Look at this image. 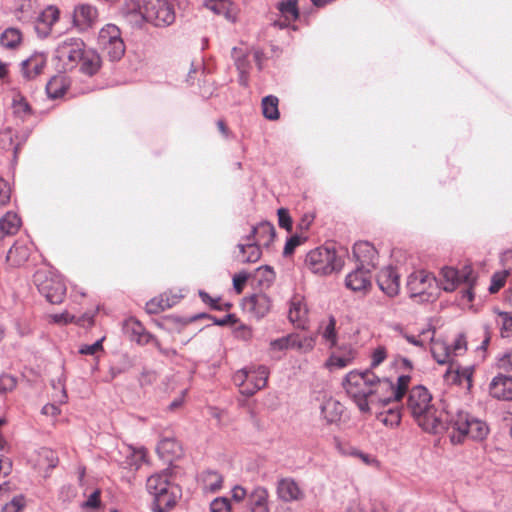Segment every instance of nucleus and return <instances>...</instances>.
<instances>
[{
	"label": "nucleus",
	"mask_w": 512,
	"mask_h": 512,
	"mask_svg": "<svg viewBox=\"0 0 512 512\" xmlns=\"http://www.w3.org/2000/svg\"><path fill=\"white\" fill-rule=\"evenodd\" d=\"M407 409L426 432L439 433L448 426L449 411L436 408L430 392L424 386L418 385L409 391Z\"/></svg>",
	"instance_id": "nucleus-1"
},
{
	"label": "nucleus",
	"mask_w": 512,
	"mask_h": 512,
	"mask_svg": "<svg viewBox=\"0 0 512 512\" xmlns=\"http://www.w3.org/2000/svg\"><path fill=\"white\" fill-rule=\"evenodd\" d=\"M125 12L139 14L156 27H167L175 21L174 8L168 0H128Z\"/></svg>",
	"instance_id": "nucleus-2"
},
{
	"label": "nucleus",
	"mask_w": 512,
	"mask_h": 512,
	"mask_svg": "<svg viewBox=\"0 0 512 512\" xmlns=\"http://www.w3.org/2000/svg\"><path fill=\"white\" fill-rule=\"evenodd\" d=\"M449 429H452L450 439L454 444L461 443L465 438L483 440L489 434L486 422L464 411L449 412L448 426L445 430Z\"/></svg>",
	"instance_id": "nucleus-3"
},
{
	"label": "nucleus",
	"mask_w": 512,
	"mask_h": 512,
	"mask_svg": "<svg viewBox=\"0 0 512 512\" xmlns=\"http://www.w3.org/2000/svg\"><path fill=\"white\" fill-rule=\"evenodd\" d=\"M375 380L376 374L371 370L364 372L352 371L345 378L344 387L346 392L361 412L370 411L369 400L372 398Z\"/></svg>",
	"instance_id": "nucleus-4"
},
{
	"label": "nucleus",
	"mask_w": 512,
	"mask_h": 512,
	"mask_svg": "<svg viewBox=\"0 0 512 512\" xmlns=\"http://www.w3.org/2000/svg\"><path fill=\"white\" fill-rule=\"evenodd\" d=\"M97 44L102 54L112 62L119 61L126 51L121 31L112 23L106 24L100 29Z\"/></svg>",
	"instance_id": "nucleus-5"
},
{
	"label": "nucleus",
	"mask_w": 512,
	"mask_h": 512,
	"mask_svg": "<svg viewBox=\"0 0 512 512\" xmlns=\"http://www.w3.org/2000/svg\"><path fill=\"white\" fill-rule=\"evenodd\" d=\"M147 491L154 496L155 504L163 512V508H171L175 505L176 494L169 481L167 471L155 473L147 479Z\"/></svg>",
	"instance_id": "nucleus-6"
},
{
	"label": "nucleus",
	"mask_w": 512,
	"mask_h": 512,
	"mask_svg": "<svg viewBox=\"0 0 512 512\" xmlns=\"http://www.w3.org/2000/svg\"><path fill=\"white\" fill-rule=\"evenodd\" d=\"M305 265L314 274L327 275L342 266L341 259L337 257L334 249L318 247L311 250L305 258Z\"/></svg>",
	"instance_id": "nucleus-7"
},
{
	"label": "nucleus",
	"mask_w": 512,
	"mask_h": 512,
	"mask_svg": "<svg viewBox=\"0 0 512 512\" xmlns=\"http://www.w3.org/2000/svg\"><path fill=\"white\" fill-rule=\"evenodd\" d=\"M84 49L85 43L81 38L67 37L57 45L55 58L63 70H71L79 64Z\"/></svg>",
	"instance_id": "nucleus-8"
},
{
	"label": "nucleus",
	"mask_w": 512,
	"mask_h": 512,
	"mask_svg": "<svg viewBox=\"0 0 512 512\" xmlns=\"http://www.w3.org/2000/svg\"><path fill=\"white\" fill-rule=\"evenodd\" d=\"M34 283L40 294L50 303L59 304L64 300L66 285L60 277L51 275L46 271H37L34 275Z\"/></svg>",
	"instance_id": "nucleus-9"
},
{
	"label": "nucleus",
	"mask_w": 512,
	"mask_h": 512,
	"mask_svg": "<svg viewBox=\"0 0 512 512\" xmlns=\"http://www.w3.org/2000/svg\"><path fill=\"white\" fill-rule=\"evenodd\" d=\"M407 289L411 297L429 301L436 296V279L431 273L424 270L415 271L408 277Z\"/></svg>",
	"instance_id": "nucleus-10"
},
{
	"label": "nucleus",
	"mask_w": 512,
	"mask_h": 512,
	"mask_svg": "<svg viewBox=\"0 0 512 512\" xmlns=\"http://www.w3.org/2000/svg\"><path fill=\"white\" fill-rule=\"evenodd\" d=\"M373 386L372 398L369 400L370 408L380 406L384 407L390 403L401 400L395 390V383H393L389 378H380L376 375V380L374 381Z\"/></svg>",
	"instance_id": "nucleus-11"
},
{
	"label": "nucleus",
	"mask_w": 512,
	"mask_h": 512,
	"mask_svg": "<svg viewBox=\"0 0 512 512\" xmlns=\"http://www.w3.org/2000/svg\"><path fill=\"white\" fill-rule=\"evenodd\" d=\"M315 346V338L312 336L300 337L298 334H289L284 337L272 340L270 342V349L273 351H284L288 349H295L302 353H308L313 350Z\"/></svg>",
	"instance_id": "nucleus-12"
},
{
	"label": "nucleus",
	"mask_w": 512,
	"mask_h": 512,
	"mask_svg": "<svg viewBox=\"0 0 512 512\" xmlns=\"http://www.w3.org/2000/svg\"><path fill=\"white\" fill-rule=\"evenodd\" d=\"M441 275L443 289L447 292L454 291L460 284H471L476 279L473 269L469 265L463 266L460 270L453 267H444L441 270Z\"/></svg>",
	"instance_id": "nucleus-13"
},
{
	"label": "nucleus",
	"mask_w": 512,
	"mask_h": 512,
	"mask_svg": "<svg viewBox=\"0 0 512 512\" xmlns=\"http://www.w3.org/2000/svg\"><path fill=\"white\" fill-rule=\"evenodd\" d=\"M242 307L251 317L259 320L271 311L272 300L264 293H255L243 299Z\"/></svg>",
	"instance_id": "nucleus-14"
},
{
	"label": "nucleus",
	"mask_w": 512,
	"mask_h": 512,
	"mask_svg": "<svg viewBox=\"0 0 512 512\" xmlns=\"http://www.w3.org/2000/svg\"><path fill=\"white\" fill-rule=\"evenodd\" d=\"M98 10L87 3L78 4L73 10V25L80 32L91 29L98 21Z\"/></svg>",
	"instance_id": "nucleus-15"
},
{
	"label": "nucleus",
	"mask_w": 512,
	"mask_h": 512,
	"mask_svg": "<svg viewBox=\"0 0 512 512\" xmlns=\"http://www.w3.org/2000/svg\"><path fill=\"white\" fill-rule=\"evenodd\" d=\"M276 493L278 498L286 503L299 502L305 499V491L290 477L281 478L277 482Z\"/></svg>",
	"instance_id": "nucleus-16"
},
{
	"label": "nucleus",
	"mask_w": 512,
	"mask_h": 512,
	"mask_svg": "<svg viewBox=\"0 0 512 512\" xmlns=\"http://www.w3.org/2000/svg\"><path fill=\"white\" fill-rule=\"evenodd\" d=\"M353 254L357 261V266L366 269H374L378 261V252L375 247L367 241H359L354 244Z\"/></svg>",
	"instance_id": "nucleus-17"
},
{
	"label": "nucleus",
	"mask_w": 512,
	"mask_h": 512,
	"mask_svg": "<svg viewBox=\"0 0 512 512\" xmlns=\"http://www.w3.org/2000/svg\"><path fill=\"white\" fill-rule=\"evenodd\" d=\"M377 284L387 296L395 297L400 290V276L393 267H384L377 276Z\"/></svg>",
	"instance_id": "nucleus-18"
},
{
	"label": "nucleus",
	"mask_w": 512,
	"mask_h": 512,
	"mask_svg": "<svg viewBox=\"0 0 512 512\" xmlns=\"http://www.w3.org/2000/svg\"><path fill=\"white\" fill-rule=\"evenodd\" d=\"M268 380V370L265 366L248 368L247 385L243 388V395L252 396L264 388Z\"/></svg>",
	"instance_id": "nucleus-19"
},
{
	"label": "nucleus",
	"mask_w": 512,
	"mask_h": 512,
	"mask_svg": "<svg viewBox=\"0 0 512 512\" xmlns=\"http://www.w3.org/2000/svg\"><path fill=\"white\" fill-rule=\"evenodd\" d=\"M59 9L55 6L46 7L37 17L35 30L39 37H47L53 25L59 20Z\"/></svg>",
	"instance_id": "nucleus-20"
},
{
	"label": "nucleus",
	"mask_w": 512,
	"mask_h": 512,
	"mask_svg": "<svg viewBox=\"0 0 512 512\" xmlns=\"http://www.w3.org/2000/svg\"><path fill=\"white\" fill-rule=\"evenodd\" d=\"M275 235L276 232L273 224L263 221L252 227L251 233L246 237V240L253 241L262 247H269Z\"/></svg>",
	"instance_id": "nucleus-21"
},
{
	"label": "nucleus",
	"mask_w": 512,
	"mask_h": 512,
	"mask_svg": "<svg viewBox=\"0 0 512 512\" xmlns=\"http://www.w3.org/2000/svg\"><path fill=\"white\" fill-rule=\"evenodd\" d=\"M371 271L364 267L356 266V269L346 276V287L355 292H365L371 286Z\"/></svg>",
	"instance_id": "nucleus-22"
},
{
	"label": "nucleus",
	"mask_w": 512,
	"mask_h": 512,
	"mask_svg": "<svg viewBox=\"0 0 512 512\" xmlns=\"http://www.w3.org/2000/svg\"><path fill=\"white\" fill-rule=\"evenodd\" d=\"M490 395L493 398L512 401V377L499 374L489 385Z\"/></svg>",
	"instance_id": "nucleus-23"
},
{
	"label": "nucleus",
	"mask_w": 512,
	"mask_h": 512,
	"mask_svg": "<svg viewBox=\"0 0 512 512\" xmlns=\"http://www.w3.org/2000/svg\"><path fill=\"white\" fill-rule=\"evenodd\" d=\"M307 307L300 295H295L289 303L288 318L298 328H304L307 319Z\"/></svg>",
	"instance_id": "nucleus-24"
},
{
	"label": "nucleus",
	"mask_w": 512,
	"mask_h": 512,
	"mask_svg": "<svg viewBox=\"0 0 512 512\" xmlns=\"http://www.w3.org/2000/svg\"><path fill=\"white\" fill-rule=\"evenodd\" d=\"M31 247L26 241H16L9 249L6 260L13 267L24 265L30 257Z\"/></svg>",
	"instance_id": "nucleus-25"
},
{
	"label": "nucleus",
	"mask_w": 512,
	"mask_h": 512,
	"mask_svg": "<svg viewBox=\"0 0 512 512\" xmlns=\"http://www.w3.org/2000/svg\"><path fill=\"white\" fill-rule=\"evenodd\" d=\"M342 405L332 397L324 396L320 404V413L322 419L327 424H332L340 420L342 415Z\"/></svg>",
	"instance_id": "nucleus-26"
},
{
	"label": "nucleus",
	"mask_w": 512,
	"mask_h": 512,
	"mask_svg": "<svg viewBox=\"0 0 512 512\" xmlns=\"http://www.w3.org/2000/svg\"><path fill=\"white\" fill-rule=\"evenodd\" d=\"M268 490L262 486H257L248 495V508L250 512H270Z\"/></svg>",
	"instance_id": "nucleus-27"
},
{
	"label": "nucleus",
	"mask_w": 512,
	"mask_h": 512,
	"mask_svg": "<svg viewBox=\"0 0 512 512\" xmlns=\"http://www.w3.org/2000/svg\"><path fill=\"white\" fill-rule=\"evenodd\" d=\"M46 55L44 53H34L28 59L22 62V72L25 78L32 79L38 76L46 65Z\"/></svg>",
	"instance_id": "nucleus-28"
},
{
	"label": "nucleus",
	"mask_w": 512,
	"mask_h": 512,
	"mask_svg": "<svg viewBox=\"0 0 512 512\" xmlns=\"http://www.w3.org/2000/svg\"><path fill=\"white\" fill-rule=\"evenodd\" d=\"M434 329L431 332L430 340L432 342L431 345V353L433 358L439 364H447L452 361V356L450 352V344L443 340H434Z\"/></svg>",
	"instance_id": "nucleus-29"
},
{
	"label": "nucleus",
	"mask_w": 512,
	"mask_h": 512,
	"mask_svg": "<svg viewBox=\"0 0 512 512\" xmlns=\"http://www.w3.org/2000/svg\"><path fill=\"white\" fill-rule=\"evenodd\" d=\"M11 109L13 115L21 122L32 115L31 106L27 99L19 92H14L12 95Z\"/></svg>",
	"instance_id": "nucleus-30"
},
{
	"label": "nucleus",
	"mask_w": 512,
	"mask_h": 512,
	"mask_svg": "<svg viewBox=\"0 0 512 512\" xmlns=\"http://www.w3.org/2000/svg\"><path fill=\"white\" fill-rule=\"evenodd\" d=\"M81 67L80 70L89 75H94L101 66V57L94 50H83V56L80 59Z\"/></svg>",
	"instance_id": "nucleus-31"
},
{
	"label": "nucleus",
	"mask_w": 512,
	"mask_h": 512,
	"mask_svg": "<svg viewBox=\"0 0 512 512\" xmlns=\"http://www.w3.org/2000/svg\"><path fill=\"white\" fill-rule=\"evenodd\" d=\"M355 350L348 346L335 351L328 360V365L335 368H344L352 363L355 358Z\"/></svg>",
	"instance_id": "nucleus-32"
},
{
	"label": "nucleus",
	"mask_w": 512,
	"mask_h": 512,
	"mask_svg": "<svg viewBox=\"0 0 512 512\" xmlns=\"http://www.w3.org/2000/svg\"><path fill=\"white\" fill-rule=\"evenodd\" d=\"M157 452L161 458L170 460L173 457H178L181 454L180 444L170 437L161 439L157 445Z\"/></svg>",
	"instance_id": "nucleus-33"
},
{
	"label": "nucleus",
	"mask_w": 512,
	"mask_h": 512,
	"mask_svg": "<svg viewBox=\"0 0 512 512\" xmlns=\"http://www.w3.org/2000/svg\"><path fill=\"white\" fill-rule=\"evenodd\" d=\"M262 246L258 245L253 241H247L246 243H239L238 248L240 253L242 254L241 260L245 263H254L257 262L261 257V248Z\"/></svg>",
	"instance_id": "nucleus-34"
},
{
	"label": "nucleus",
	"mask_w": 512,
	"mask_h": 512,
	"mask_svg": "<svg viewBox=\"0 0 512 512\" xmlns=\"http://www.w3.org/2000/svg\"><path fill=\"white\" fill-rule=\"evenodd\" d=\"M20 227V219L14 213L8 212L0 219V238L15 234Z\"/></svg>",
	"instance_id": "nucleus-35"
},
{
	"label": "nucleus",
	"mask_w": 512,
	"mask_h": 512,
	"mask_svg": "<svg viewBox=\"0 0 512 512\" xmlns=\"http://www.w3.org/2000/svg\"><path fill=\"white\" fill-rule=\"evenodd\" d=\"M58 464V457L56 453L49 448H41L38 451V458L36 460V465L41 470H49L53 469Z\"/></svg>",
	"instance_id": "nucleus-36"
},
{
	"label": "nucleus",
	"mask_w": 512,
	"mask_h": 512,
	"mask_svg": "<svg viewBox=\"0 0 512 512\" xmlns=\"http://www.w3.org/2000/svg\"><path fill=\"white\" fill-rule=\"evenodd\" d=\"M22 41V34L16 28H7L0 35V45L7 49H15Z\"/></svg>",
	"instance_id": "nucleus-37"
},
{
	"label": "nucleus",
	"mask_w": 512,
	"mask_h": 512,
	"mask_svg": "<svg viewBox=\"0 0 512 512\" xmlns=\"http://www.w3.org/2000/svg\"><path fill=\"white\" fill-rule=\"evenodd\" d=\"M279 100L276 96L268 95L262 99V113L268 120L279 119L280 113L278 110Z\"/></svg>",
	"instance_id": "nucleus-38"
},
{
	"label": "nucleus",
	"mask_w": 512,
	"mask_h": 512,
	"mask_svg": "<svg viewBox=\"0 0 512 512\" xmlns=\"http://www.w3.org/2000/svg\"><path fill=\"white\" fill-rule=\"evenodd\" d=\"M46 92L52 99H57L63 96L66 92L64 78L62 76H55L51 78L46 85Z\"/></svg>",
	"instance_id": "nucleus-39"
},
{
	"label": "nucleus",
	"mask_w": 512,
	"mask_h": 512,
	"mask_svg": "<svg viewBox=\"0 0 512 512\" xmlns=\"http://www.w3.org/2000/svg\"><path fill=\"white\" fill-rule=\"evenodd\" d=\"M278 8L286 20L295 21L299 17V10L297 7V0H286L278 4Z\"/></svg>",
	"instance_id": "nucleus-40"
},
{
	"label": "nucleus",
	"mask_w": 512,
	"mask_h": 512,
	"mask_svg": "<svg viewBox=\"0 0 512 512\" xmlns=\"http://www.w3.org/2000/svg\"><path fill=\"white\" fill-rule=\"evenodd\" d=\"M378 419L386 426L394 427L401 421V412L398 407L389 408L378 414Z\"/></svg>",
	"instance_id": "nucleus-41"
},
{
	"label": "nucleus",
	"mask_w": 512,
	"mask_h": 512,
	"mask_svg": "<svg viewBox=\"0 0 512 512\" xmlns=\"http://www.w3.org/2000/svg\"><path fill=\"white\" fill-rule=\"evenodd\" d=\"M401 334V336L410 344L423 348L425 346V337L428 334H431L432 330L431 328H428L426 330H422L419 335H412L404 331L402 328H397Z\"/></svg>",
	"instance_id": "nucleus-42"
},
{
	"label": "nucleus",
	"mask_w": 512,
	"mask_h": 512,
	"mask_svg": "<svg viewBox=\"0 0 512 512\" xmlns=\"http://www.w3.org/2000/svg\"><path fill=\"white\" fill-rule=\"evenodd\" d=\"M205 488L210 492H216L221 489L223 478L222 476L214 471H209L206 473L205 478Z\"/></svg>",
	"instance_id": "nucleus-43"
},
{
	"label": "nucleus",
	"mask_w": 512,
	"mask_h": 512,
	"mask_svg": "<svg viewBox=\"0 0 512 512\" xmlns=\"http://www.w3.org/2000/svg\"><path fill=\"white\" fill-rule=\"evenodd\" d=\"M322 337L330 344L331 347L336 345V320L333 316L329 317V321L322 332Z\"/></svg>",
	"instance_id": "nucleus-44"
},
{
	"label": "nucleus",
	"mask_w": 512,
	"mask_h": 512,
	"mask_svg": "<svg viewBox=\"0 0 512 512\" xmlns=\"http://www.w3.org/2000/svg\"><path fill=\"white\" fill-rule=\"evenodd\" d=\"M205 5L215 14L226 16L231 4L227 0H207Z\"/></svg>",
	"instance_id": "nucleus-45"
},
{
	"label": "nucleus",
	"mask_w": 512,
	"mask_h": 512,
	"mask_svg": "<svg viewBox=\"0 0 512 512\" xmlns=\"http://www.w3.org/2000/svg\"><path fill=\"white\" fill-rule=\"evenodd\" d=\"M169 307H171V304L169 303V301L167 299L164 300L163 298H161L159 300L152 299L146 303V310L150 314H157L161 311H164L165 309H167Z\"/></svg>",
	"instance_id": "nucleus-46"
},
{
	"label": "nucleus",
	"mask_w": 512,
	"mask_h": 512,
	"mask_svg": "<svg viewBox=\"0 0 512 512\" xmlns=\"http://www.w3.org/2000/svg\"><path fill=\"white\" fill-rule=\"evenodd\" d=\"M467 350L466 339L463 335H458L457 338L450 344V352L452 358L464 354Z\"/></svg>",
	"instance_id": "nucleus-47"
},
{
	"label": "nucleus",
	"mask_w": 512,
	"mask_h": 512,
	"mask_svg": "<svg viewBox=\"0 0 512 512\" xmlns=\"http://www.w3.org/2000/svg\"><path fill=\"white\" fill-rule=\"evenodd\" d=\"M24 506L25 498L23 496H16L2 507L1 512H21Z\"/></svg>",
	"instance_id": "nucleus-48"
},
{
	"label": "nucleus",
	"mask_w": 512,
	"mask_h": 512,
	"mask_svg": "<svg viewBox=\"0 0 512 512\" xmlns=\"http://www.w3.org/2000/svg\"><path fill=\"white\" fill-rule=\"evenodd\" d=\"M508 272H497L492 276L491 285L489 287L490 293L498 292L505 284Z\"/></svg>",
	"instance_id": "nucleus-49"
},
{
	"label": "nucleus",
	"mask_w": 512,
	"mask_h": 512,
	"mask_svg": "<svg viewBox=\"0 0 512 512\" xmlns=\"http://www.w3.org/2000/svg\"><path fill=\"white\" fill-rule=\"evenodd\" d=\"M232 57L235 61V65H236L237 69L241 73H244L246 71V69L248 68L247 56L245 54H243L241 50H238L236 47H234L232 49Z\"/></svg>",
	"instance_id": "nucleus-50"
},
{
	"label": "nucleus",
	"mask_w": 512,
	"mask_h": 512,
	"mask_svg": "<svg viewBox=\"0 0 512 512\" xmlns=\"http://www.w3.org/2000/svg\"><path fill=\"white\" fill-rule=\"evenodd\" d=\"M211 512H231L230 502L227 498H216L210 504Z\"/></svg>",
	"instance_id": "nucleus-51"
},
{
	"label": "nucleus",
	"mask_w": 512,
	"mask_h": 512,
	"mask_svg": "<svg viewBox=\"0 0 512 512\" xmlns=\"http://www.w3.org/2000/svg\"><path fill=\"white\" fill-rule=\"evenodd\" d=\"M387 357V350L384 346H378L371 355V367L379 366Z\"/></svg>",
	"instance_id": "nucleus-52"
},
{
	"label": "nucleus",
	"mask_w": 512,
	"mask_h": 512,
	"mask_svg": "<svg viewBox=\"0 0 512 512\" xmlns=\"http://www.w3.org/2000/svg\"><path fill=\"white\" fill-rule=\"evenodd\" d=\"M248 368H243L236 371L233 375V382L239 387L240 393L243 394V388L247 385Z\"/></svg>",
	"instance_id": "nucleus-53"
},
{
	"label": "nucleus",
	"mask_w": 512,
	"mask_h": 512,
	"mask_svg": "<svg viewBox=\"0 0 512 512\" xmlns=\"http://www.w3.org/2000/svg\"><path fill=\"white\" fill-rule=\"evenodd\" d=\"M277 214L279 226L290 231L292 228V219L289 215V211L285 208H280L278 209Z\"/></svg>",
	"instance_id": "nucleus-54"
},
{
	"label": "nucleus",
	"mask_w": 512,
	"mask_h": 512,
	"mask_svg": "<svg viewBox=\"0 0 512 512\" xmlns=\"http://www.w3.org/2000/svg\"><path fill=\"white\" fill-rule=\"evenodd\" d=\"M16 387V379L8 374L0 377V393L12 391Z\"/></svg>",
	"instance_id": "nucleus-55"
},
{
	"label": "nucleus",
	"mask_w": 512,
	"mask_h": 512,
	"mask_svg": "<svg viewBox=\"0 0 512 512\" xmlns=\"http://www.w3.org/2000/svg\"><path fill=\"white\" fill-rule=\"evenodd\" d=\"M11 198V189L6 180L0 177V206H4L9 203Z\"/></svg>",
	"instance_id": "nucleus-56"
},
{
	"label": "nucleus",
	"mask_w": 512,
	"mask_h": 512,
	"mask_svg": "<svg viewBox=\"0 0 512 512\" xmlns=\"http://www.w3.org/2000/svg\"><path fill=\"white\" fill-rule=\"evenodd\" d=\"M410 380H411L410 375H400L397 378V383L395 384V390H396L398 396L400 397V399H402V397L404 396V394L408 388V385L410 383Z\"/></svg>",
	"instance_id": "nucleus-57"
},
{
	"label": "nucleus",
	"mask_w": 512,
	"mask_h": 512,
	"mask_svg": "<svg viewBox=\"0 0 512 512\" xmlns=\"http://www.w3.org/2000/svg\"><path fill=\"white\" fill-rule=\"evenodd\" d=\"M102 340L103 339L97 340L93 344L83 345L79 349V352L81 354H84V355H94V354H96L98 351L102 350Z\"/></svg>",
	"instance_id": "nucleus-58"
},
{
	"label": "nucleus",
	"mask_w": 512,
	"mask_h": 512,
	"mask_svg": "<svg viewBox=\"0 0 512 512\" xmlns=\"http://www.w3.org/2000/svg\"><path fill=\"white\" fill-rule=\"evenodd\" d=\"M498 366L505 371L512 372V351L506 352L499 357Z\"/></svg>",
	"instance_id": "nucleus-59"
},
{
	"label": "nucleus",
	"mask_w": 512,
	"mask_h": 512,
	"mask_svg": "<svg viewBox=\"0 0 512 512\" xmlns=\"http://www.w3.org/2000/svg\"><path fill=\"white\" fill-rule=\"evenodd\" d=\"M301 242H302V238H301V237H299V236H297V235H294V236L290 237V238L287 240L286 244H285L284 251H283L284 255H286V256H287V255L292 254V253H293V251H294V249H295L298 245H300V244H301Z\"/></svg>",
	"instance_id": "nucleus-60"
},
{
	"label": "nucleus",
	"mask_w": 512,
	"mask_h": 512,
	"mask_svg": "<svg viewBox=\"0 0 512 512\" xmlns=\"http://www.w3.org/2000/svg\"><path fill=\"white\" fill-rule=\"evenodd\" d=\"M247 279H248V275L245 272L236 274L233 277V287L237 293L242 292Z\"/></svg>",
	"instance_id": "nucleus-61"
},
{
	"label": "nucleus",
	"mask_w": 512,
	"mask_h": 512,
	"mask_svg": "<svg viewBox=\"0 0 512 512\" xmlns=\"http://www.w3.org/2000/svg\"><path fill=\"white\" fill-rule=\"evenodd\" d=\"M499 316L501 317L502 319V326H501V330H502V334L504 332H512V314L511 313H508V312H499L498 313Z\"/></svg>",
	"instance_id": "nucleus-62"
},
{
	"label": "nucleus",
	"mask_w": 512,
	"mask_h": 512,
	"mask_svg": "<svg viewBox=\"0 0 512 512\" xmlns=\"http://www.w3.org/2000/svg\"><path fill=\"white\" fill-rule=\"evenodd\" d=\"M12 469L11 461L8 458L0 455V476H7Z\"/></svg>",
	"instance_id": "nucleus-63"
},
{
	"label": "nucleus",
	"mask_w": 512,
	"mask_h": 512,
	"mask_svg": "<svg viewBox=\"0 0 512 512\" xmlns=\"http://www.w3.org/2000/svg\"><path fill=\"white\" fill-rule=\"evenodd\" d=\"M42 414H44L46 416L56 417L57 415L60 414V409L57 405L49 403V404H46L45 406H43Z\"/></svg>",
	"instance_id": "nucleus-64"
}]
</instances>
